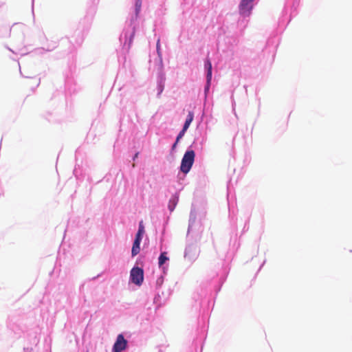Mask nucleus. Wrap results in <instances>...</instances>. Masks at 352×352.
I'll list each match as a JSON object with an SVG mask.
<instances>
[{"label":"nucleus","mask_w":352,"mask_h":352,"mask_svg":"<svg viewBox=\"0 0 352 352\" xmlns=\"http://www.w3.org/2000/svg\"><path fill=\"white\" fill-rule=\"evenodd\" d=\"M195 153L192 150L187 151L182 160L180 170L184 173H188L195 160Z\"/></svg>","instance_id":"nucleus-1"},{"label":"nucleus","mask_w":352,"mask_h":352,"mask_svg":"<svg viewBox=\"0 0 352 352\" xmlns=\"http://www.w3.org/2000/svg\"><path fill=\"white\" fill-rule=\"evenodd\" d=\"M131 281L136 285L140 286L144 281V270L139 267H134L130 272Z\"/></svg>","instance_id":"nucleus-2"},{"label":"nucleus","mask_w":352,"mask_h":352,"mask_svg":"<svg viewBox=\"0 0 352 352\" xmlns=\"http://www.w3.org/2000/svg\"><path fill=\"white\" fill-rule=\"evenodd\" d=\"M254 0H241L239 5V12L241 15L247 16L251 13L252 2Z\"/></svg>","instance_id":"nucleus-3"},{"label":"nucleus","mask_w":352,"mask_h":352,"mask_svg":"<svg viewBox=\"0 0 352 352\" xmlns=\"http://www.w3.org/2000/svg\"><path fill=\"white\" fill-rule=\"evenodd\" d=\"M127 345V341L124 339L122 334H119L113 347V352H122Z\"/></svg>","instance_id":"nucleus-4"},{"label":"nucleus","mask_w":352,"mask_h":352,"mask_svg":"<svg viewBox=\"0 0 352 352\" xmlns=\"http://www.w3.org/2000/svg\"><path fill=\"white\" fill-rule=\"evenodd\" d=\"M205 67L207 69V81L210 82L212 78V64L209 59H206Z\"/></svg>","instance_id":"nucleus-5"},{"label":"nucleus","mask_w":352,"mask_h":352,"mask_svg":"<svg viewBox=\"0 0 352 352\" xmlns=\"http://www.w3.org/2000/svg\"><path fill=\"white\" fill-rule=\"evenodd\" d=\"M140 242L141 241H139L138 240H134V242H133V247H132V250H131V255H132V256H135L138 254H139V252L140 251Z\"/></svg>","instance_id":"nucleus-6"},{"label":"nucleus","mask_w":352,"mask_h":352,"mask_svg":"<svg viewBox=\"0 0 352 352\" xmlns=\"http://www.w3.org/2000/svg\"><path fill=\"white\" fill-rule=\"evenodd\" d=\"M194 118V113L192 111H189L186 118V120L185 121V123L184 124L183 128H184V130H187L192 122Z\"/></svg>","instance_id":"nucleus-7"},{"label":"nucleus","mask_w":352,"mask_h":352,"mask_svg":"<svg viewBox=\"0 0 352 352\" xmlns=\"http://www.w3.org/2000/svg\"><path fill=\"white\" fill-rule=\"evenodd\" d=\"M144 227L143 226V223L142 221H140V224H139V228H138V231L135 235V240H138L139 241H142V235L144 234Z\"/></svg>","instance_id":"nucleus-8"},{"label":"nucleus","mask_w":352,"mask_h":352,"mask_svg":"<svg viewBox=\"0 0 352 352\" xmlns=\"http://www.w3.org/2000/svg\"><path fill=\"white\" fill-rule=\"evenodd\" d=\"M178 201V197L174 196L169 200L168 208L173 211Z\"/></svg>","instance_id":"nucleus-9"},{"label":"nucleus","mask_w":352,"mask_h":352,"mask_svg":"<svg viewBox=\"0 0 352 352\" xmlns=\"http://www.w3.org/2000/svg\"><path fill=\"white\" fill-rule=\"evenodd\" d=\"M168 258L166 256V252H162L159 257V265L162 266Z\"/></svg>","instance_id":"nucleus-10"},{"label":"nucleus","mask_w":352,"mask_h":352,"mask_svg":"<svg viewBox=\"0 0 352 352\" xmlns=\"http://www.w3.org/2000/svg\"><path fill=\"white\" fill-rule=\"evenodd\" d=\"M187 130H184V128L182 129V130L179 132V133L178 134L177 137V142H178L179 141V140L184 135L186 131Z\"/></svg>","instance_id":"nucleus-11"},{"label":"nucleus","mask_w":352,"mask_h":352,"mask_svg":"<svg viewBox=\"0 0 352 352\" xmlns=\"http://www.w3.org/2000/svg\"><path fill=\"white\" fill-rule=\"evenodd\" d=\"M177 143H178V142H177V140H176V141H175V144H173V148H174L176 146V145H177Z\"/></svg>","instance_id":"nucleus-12"},{"label":"nucleus","mask_w":352,"mask_h":352,"mask_svg":"<svg viewBox=\"0 0 352 352\" xmlns=\"http://www.w3.org/2000/svg\"><path fill=\"white\" fill-rule=\"evenodd\" d=\"M134 35H135V32H133V34H132V36H131L132 38L134 36Z\"/></svg>","instance_id":"nucleus-13"}]
</instances>
